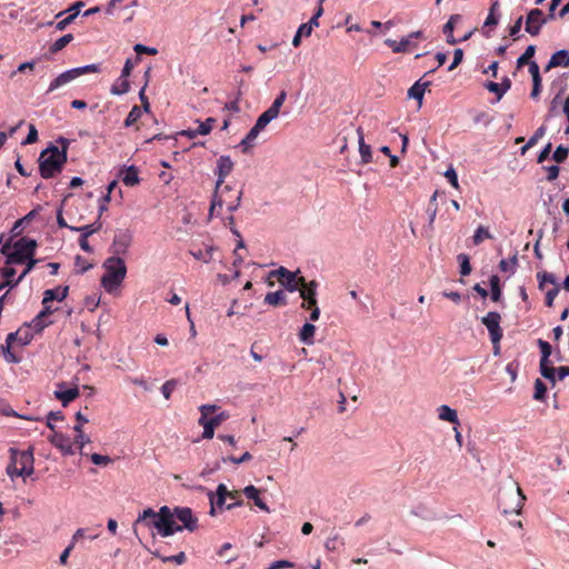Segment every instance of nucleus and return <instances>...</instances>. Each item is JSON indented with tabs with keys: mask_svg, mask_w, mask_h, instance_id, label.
Wrapping results in <instances>:
<instances>
[{
	"mask_svg": "<svg viewBox=\"0 0 569 569\" xmlns=\"http://www.w3.org/2000/svg\"><path fill=\"white\" fill-rule=\"evenodd\" d=\"M139 523L153 527L160 536L169 537L183 529L194 531L198 527V519L188 507H176L171 510L168 506H163L158 512L151 508L144 509L138 516L134 527Z\"/></svg>",
	"mask_w": 569,
	"mask_h": 569,
	"instance_id": "f257e3e1",
	"label": "nucleus"
},
{
	"mask_svg": "<svg viewBox=\"0 0 569 569\" xmlns=\"http://www.w3.org/2000/svg\"><path fill=\"white\" fill-rule=\"evenodd\" d=\"M232 169H233V161L231 160V158L229 156H221L217 160V169H216L214 173L217 174L218 179L216 182L214 192H213L211 204L209 208L210 217H212L216 212L219 213V211H217V209H221L223 204L227 206V209L230 212L236 211L240 206L242 191L237 192L233 201H227L223 198V194L226 192L232 191V188L229 186L222 187L224 179L231 173Z\"/></svg>",
	"mask_w": 569,
	"mask_h": 569,
	"instance_id": "f03ea898",
	"label": "nucleus"
},
{
	"mask_svg": "<svg viewBox=\"0 0 569 569\" xmlns=\"http://www.w3.org/2000/svg\"><path fill=\"white\" fill-rule=\"evenodd\" d=\"M62 141V150H59V148L56 146H51L41 152L39 158V169L42 178H52L56 173L61 171L64 162L67 161L68 142L64 139Z\"/></svg>",
	"mask_w": 569,
	"mask_h": 569,
	"instance_id": "7ed1b4c3",
	"label": "nucleus"
},
{
	"mask_svg": "<svg viewBox=\"0 0 569 569\" xmlns=\"http://www.w3.org/2000/svg\"><path fill=\"white\" fill-rule=\"evenodd\" d=\"M10 462L7 466V475L13 479L14 477H29L33 473L34 458L33 450L9 449Z\"/></svg>",
	"mask_w": 569,
	"mask_h": 569,
	"instance_id": "20e7f679",
	"label": "nucleus"
},
{
	"mask_svg": "<svg viewBox=\"0 0 569 569\" xmlns=\"http://www.w3.org/2000/svg\"><path fill=\"white\" fill-rule=\"evenodd\" d=\"M106 272L101 277V286L107 292H112L121 286L127 274V267L121 257H110L103 262Z\"/></svg>",
	"mask_w": 569,
	"mask_h": 569,
	"instance_id": "39448f33",
	"label": "nucleus"
},
{
	"mask_svg": "<svg viewBox=\"0 0 569 569\" xmlns=\"http://www.w3.org/2000/svg\"><path fill=\"white\" fill-rule=\"evenodd\" d=\"M36 248V240L22 237L13 246H10V243L3 244L1 253L7 257V264H20L24 263L30 257H33Z\"/></svg>",
	"mask_w": 569,
	"mask_h": 569,
	"instance_id": "423d86ee",
	"label": "nucleus"
},
{
	"mask_svg": "<svg viewBox=\"0 0 569 569\" xmlns=\"http://www.w3.org/2000/svg\"><path fill=\"white\" fill-rule=\"evenodd\" d=\"M280 113V109H267L256 121L254 126L249 130L247 136L241 140L239 147L242 152L247 153L254 146V141L259 133L270 123L271 120L276 119Z\"/></svg>",
	"mask_w": 569,
	"mask_h": 569,
	"instance_id": "0eeeda50",
	"label": "nucleus"
},
{
	"mask_svg": "<svg viewBox=\"0 0 569 569\" xmlns=\"http://www.w3.org/2000/svg\"><path fill=\"white\" fill-rule=\"evenodd\" d=\"M526 497L519 486L516 490L502 491L499 495V506L505 515L520 513Z\"/></svg>",
	"mask_w": 569,
	"mask_h": 569,
	"instance_id": "6e6552de",
	"label": "nucleus"
},
{
	"mask_svg": "<svg viewBox=\"0 0 569 569\" xmlns=\"http://www.w3.org/2000/svg\"><path fill=\"white\" fill-rule=\"evenodd\" d=\"M99 69H100L99 64L93 63V64H88L84 67H79V68L67 70L51 81V83L48 88V91L51 92V91L58 89L59 87L69 83L70 81L77 79L78 77H80L82 74L90 73V72H98Z\"/></svg>",
	"mask_w": 569,
	"mask_h": 569,
	"instance_id": "1a4fd4ad",
	"label": "nucleus"
},
{
	"mask_svg": "<svg viewBox=\"0 0 569 569\" xmlns=\"http://www.w3.org/2000/svg\"><path fill=\"white\" fill-rule=\"evenodd\" d=\"M300 271H290L284 267L270 272V277H277L278 281L290 292L297 291L300 284H305V278L299 277Z\"/></svg>",
	"mask_w": 569,
	"mask_h": 569,
	"instance_id": "9d476101",
	"label": "nucleus"
},
{
	"mask_svg": "<svg viewBox=\"0 0 569 569\" xmlns=\"http://www.w3.org/2000/svg\"><path fill=\"white\" fill-rule=\"evenodd\" d=\"M481 322L488 329L491 342L495 346H497L503 336V331L500 327V322H501L500 313H498L496 311H490L481 319Z\"/></svg>",
	"mask_w": 569,
	"mask_h": 569,
	"instance_id": "9b49d317",
	"label": "nucleus"
},
{
	"mask_svg": "<svg viewBox=\"0 0 569 569\" xmlns=\"http://www.w3.org/2000/svg\"><path fill=\"white\" fill-rule=\"evenodd\" d=\"M537 278H538V281H539L538 287H539L540 290L545 289V284L546 283L553 284V288L549 289L546 292V305L548 307H552L553 306V300L556 299V297L558 296V293L560 291V287L557 283V279H556L555 274H552L550 272H547V271H543V272H538L537 273Z\"/></svg>",
	"mask_w": 569,
	"mask_h": 569,
	"instance_id": "f8f14e48",
	"label": "nucleus"
},
{
	"mask_svg": "<svg viewBox=\"0 0 569 569\" xmlns=\"http://www.w3.org/2000/svg\"><path fill=\"white\" fill-rule=\"evenodd\" d=\"M48 441L59 449L62 455L71 456L74 455V443L71 438L62 432L53 431L48 436Z\"/></svg>",
	"mask_w": 569,
	"mask_h": 569,
	"instance_id": "ddd939ff",
	"label": "nucleus"
},
{
	"mask_svg": "<svg viewBox=\"0 0 569 569\" xmlns=\"http://www.w3.org/2000/svg\"><path fill=\"white\" fill-rule=\"evenodd\" d=\"M132 242V233L129 230H119L113 238L111 251L113 257H120L128 252Z\"/></svg>",
	"mask_w": 569,
	"mask_h": 569,
	"instance_id": "4468645a",
	"label": "nucleus"
},
{
	"mask_svg": "<svg viewBox=\"0 0 569 569\" xmlns=\"http://www.w3.org/2000/svg\"><path fill=\"white\" fill-rule=\"evenodd\" d=\"M550 96H552L550 107H569V94L567 93L562 79H558L551 83Z\"/></svg>",
	"mask_w": 569,
	"mask_h": 569,
	"instance_id": "2eb2a0df",
	"label": "nucleus"
},
{
	"mask_svg": "<svg viewBox=\"0 0 569 569\" xmlns=\"http://www.w3.org/2000/svg\"><path fill=\"white\" fill-rule=\"evenodd\" d=\"M540 9H531L527 14L526 31L531 36H538L541 27L548 21Z\"/></svg>",
	"mask_w": 569,
	"mask_h": 569,
	"instance_id": "dca6fc26",
	"label": "nucleus"
},
{
	"mask_svg": "<svg viewBox=\"0 0 569 569\" xmlns=\"http://www.w3.org/2000/svg\"><path fill=\"white\" fill-rule=\"evenodd\" d=\"M228 493H229V490L226 487V485H223V483H220L217 487L216 493H213L211 491L208 493L209 500H210V505H211V507H210V515L211 516H214L216 511L218 509L221 510L223 508Z\"/></svg>",
	"mask_w": 569,
	"mask_h": 569,
	"instance_id": "f3484780",
	"label": "nucleus"
},
{
	"mask_svg": "<svg viewBox=\"0 0 569 569\" xmlns=\"http://www.w3.org/2000/svg\"><path fill=\"white\" fill-rule=\"evenodd\" d=\"M42 305L43 309L30 322V327H32L37 332L42 331L46 327L52 323L48 318L54 312V309H52L49 303Z\"/></svg>",
	"mask_w": 569,
	"mask_h": 569,
	"instance_id": "a211bd4d",
	"label": "nucleus"
},
{
	"mask_svg": "<svg viewBox=\"0 0 569 569\" xmlns=\"http://www.w3.org/2000/svg\"><path fill=\"white\" fill-rule=\"evenodd\" d=\"M30 325H28L26 328H20L16 332H10L7 336V342L8 345H13L14 342H18L21 346H26L31 342L33 339V333L30 331Z\"/></svg>",
	"mask_w": 569,
	"mask_h": 569,
	"instance_id": "6ab92c4d",
	"label": "nucleus"
},
{
	"mask_svg": "<svg viewBox=\"0 0 569 569\" xmlns=\"http://www.w3.org/2000/svg\"><path fill=\"white\" fill-rule=\"evenodd\" d=\"M63 385H59V390L54 391V397L61 401L63 407H67L71 401L77 399L80 396V391L78 387L69 388L62 390Z\"/></svg>",
	"mask_w": 569,
	"mask_h": 569,
	"instance_id": "aec40b11",
	"label": "nucleus"
},
{
	"mask_svg": "<svg viewBox=\"0 0 569 569\" xmlns=\"http://www.w3.org/2000/svg\"><path fill=\"white\" fill-rule=\"evenodd\" d=\"M357 133H358V140H359L358 142H359V152H360V157H361V162L366 163V164L370 163V162H372L371 147L365 142L363 129L361 126L358 127Z\"/></svg>",
	"mask_w": 569,
	"mask_h": 569,
	"instance_id": "412c9836",
	"label": "nucleus"
},
{
	"mask_svg": "<svg viewBox=\"0 0 569 569\" xmlns=\"http://www.w3.org/2000/svg\"><path fill=\"white\" fill-rule=\"evenodd\" d=\"M69 287H57L54 289H48L43 292L42 303H50L53 300L62 301L67 298Z\"/></svg>",
	"mask_w": 569,
	"mask_h": 569,
	"instance_id": "4be33fe9",
	"label": "nucleus"
},
{
	"mask_svg": "<svg viewBox=\"0 0 569 569\" xmlns=\"http://www.w3.org/2000/svg\"><path fill=\"white\" fill-rule=\"evenodd\" d=\"M568 66H569V51L559 50L551 56V58L546 67V71H549L550 69L556 68V67H568Z\"/></svg>",
	"mask_w": 569,
	"mask_h": 569,
	"instance_id": "5701e85b",
	"label": "nucleus"
},
{
	"mask_svg": "<svg viewBox=\"0 0 569 569\" xmlns=\"http://www.w3.org/2000/svg\"><path fill=\"white\" fill-rule=\"evenodd\" d=\"M243 493L244 496L250 499V500H253L254 502V506H257L260 510L262 511H269V508L268 506L266 505V502L260 498V490L257 489L254 486L250 485V486H247L244 489H243Z\"/></svg>",
	"mask_w": 569,
	"mask_h": 569,
	"instance_id": "b1692460",
	"label": "nucleus"
},
{
	"mask_svg": "<svg viewBox=\"0 0 569 569\" xmlns=\"http://www.w3.org/2000/svg\"><path fill=\"white\" fill-rule=\"evenodd\" d=\"M437 411L440 420L448 421L450 423L459 426L460 422L458 419L457 411L455 409L450 408L447 405H441L440 407H438Z\"/></svg>",
	"mask_w": 569,
	"mask_h": 569,
	"instance_id": "393cba45",
	"label": "nucleus"
},
{
	"mask_svg": "<svg viewBox=\"0 0 569 569\" xmlns=\"http://www.w3.org/2000/svg\"><path fill=\"white\" fill-rule=\"evenodd\" d=\"M460 14H452L447 21V23L443 26V33L447 36V42L449 44H456L460 41L453 37L455 26L458 21H460Z\"/></svg>",
	"mask_w": 569,
	"mask_h": 569,
	"instance_id": "a878e982",
	"label": "nucleus"
},
{
	"mask_svg": "<svg viewBox=\"0 0 569 569\" xmlns=\"http://www.w3.org/2000/svg\"><path fill=\"white\" fill-rule=\"evenodd\" d=\"M122 182L128 187H133L139 183V171L137 167L130 166L122 170Z\"/></svg>",
	"mask_w": 569,
	"mask_h": 569,
	"instance_id": "bb28decb",
	"label": "nucleus"
},
{
	"mask_svg": "<svg viewBox=\"0 0 569 569\" xmlns=\"http://www.w3.org/2000/svg\"><path fill=\"white\" fill-rule=\"evenodd\" d=\"M316 326L312 323H305L299 331V339L305 345L311 346L315 342Z\"/></svg>",
	"mask_w": 569,
	"mask_h": 569,
	"instance_id": "cd10ccee",
	"label": "nucleus"
},
{
	"mask_svg": "<svg viewBox=\"0 0 569 569\" xmlns=\"http://www.w3.org/2000/svg\"><path fill=\"white\" fill-rule=\"evenodd\" d=\"M385 43L395 53H403L409 51V47L411 42L409 38L405 37L399 42L393 39H386Z\"/></svg>",
	"mask_w": 569,
	"mask_h": 569,
	"instance_id": "c85d7f7f",
	"label": "nucleus"
},
{
	"mask_svg": "<svg viewBox=\"0 0 569 569\" xmlns=\"http://www.w3.org/2000/svg\"><path fill=\"white\" fill-rule=\"evenodd\" d=\"M264 303L270 306H286L287 297L282 290L268 292L264 297Z\"/></svg>",
	"mask_w": 569,
	"mask_h": 569,
	"instance_id": "c756f323",
	"label": "nucleus"
},
{
	"mask_svg": "<svg viewBox=\"0 0 569 569\" xmlns=\"http://www.w3.org/2000/svg\"><path fill=\"white\" fill-rule=\"evenodd\" d=\"M429 86V82L421 83L420 81H417L409 90L408 96L410 98H413L417 100L419 107L422 104L423 94L426 91V88Z\"/></svg>",
	"mask_w": 569,
	"mask_h": 569,
	"instance_id": "7c9ffc66",
	"label": "nucleus"
},
{
	"mask_svg": "<svg viewBox=\"0 0 569 569\" xmlns=\"http://www.w3.org/2000/svg\"><path fill=\"white\" fill-rule=\"evenodd\" d=\"M438 197H445L443 191L436 190L430 198L429 206L427 208V212L429 214V224L431 226L435 222L437 212H438V206H437V198Z\"/></svg>",
	"mask_w": 569,
	"mask_h": 569,
	"instance_id": "2f4dec72",
	"label": "nucleus"
},
{
	"mask_svg": "<svg viewBox=\"0 0 569 569\" xmlns=\"http://www.w3.org/2000/svg\"><path fill=\"white\" fill-rule=\"evenodd\" d=\"M72 40H73V36L71 33H67V34L62 36L61 38H59L57 41H54L49 47V53L50 54L58 53L63 48H66Z\"/></svg>",
	"mask_w": 569,
	"mask_h": 569,
	"instance_id": "473e14b6",
	"label": "nucleus"
},
{
	"mask_svg": "<svg viewBox=\"0 0 569 569\" xmlns=\"http://www.w3.org/2000/svg\"><path fill=\"white\" fill-rule=\"evenodd\" d=\"M491 287L490 298L492 301L498 302L501 299L500 279L497 274H492L489 279Z\"/></svg>",
	"mask_w": 569,
	"mask_h": 569,
	"instance_id": "72a5a7b5",
	"label": "nucleus"
},
{
	"mask_svg": "<svg viewBox=\"0 0 569 569\" xmlns=\"http://www.w3.org/2000/svg\"><path fill=\"white\" fill-rule=\"evenodd\" d=\"M540 373H541L542 377H545L546 379L550 380L555 385V382H556V377H555L556 369L550 366L549 359H547L546 361H543V359H540Z\"/></svg>",
	"mask_w": 569,
	"mask_h": 569,
	"instance_id": "f704fd0d",
	"label": "nucleus"
},
{
	"mask_svg": "<svg viewBox=\"0 0 569 569\" xmlns=\"http://www.w3.org/2000/svg\"><path fill=\"white\" fill-rule=\"evenodd\" d=\"M101 227H102V223L99 220H97L96 222H93L91 224L71 228V230L79 231V232H81V236L89 238L91 234L98 232L101 229Z\"/></svg>",
	"mask_w": 569,
	"mask_h": 569,
	"instance_id": "c9c22d12",
	"label": "nucleus"
},
{
	"mask_svg": "<svg viewBox=\"0 0 569 569\" xmlns=\"http://www.w3.org/2000/svg\"><path fill=\"white\" fill-rule=\"evenodd\" d=\"M157 123V119L153 113L150 111L141 112V117L139 120V124H137V130H142L144 128H150L151 126Z\"/></svg>",
	"mask_w": 569,
	"mask_h": 569,
	"instance_id": "e433bc0d",
	"label": "nucleus"
},
{
	"mask_svg": "<svg viewBox=\"0 0 569 569\" xmlns=\"http://www.w3.org/2000/svg\"><path fill=\"white\" fill-rule=\"evenodd\" d=\"M129 90L128 78L119 77L111 87L112 94H123Z\"/></svg>",
	"mask_w": 569,
	"mask_h": 569,
	"instance_id": "4c0bfd02",
	"label": "nucleus"
},
{
	"mask_svg": "<svg viewBox=\"0 0 569 569\" xmlns=\"http://www.w3.org/2000/svg\"><path fill=\"white\" fill-rule=\"evenodd\" d=\"M144 111H150V109H131L130 113L124 120V127L129 128L134 126L137 128V124H139L141 112Z\"/></svg>",
	"mask_w": 569,
	"mask_h": 569,
	"instance_id": "58836bf2",
	"label": "nucleus"
},
{
	"mask_svg": "<svg viewBox=\"0 0 569 569\" xmlns=\"http://www.w3.org/2000/svg\"><path fill=\"white\" fill-rule=\"evenodd\" d=\"M499 9V1L495 0L490 7L489 14L485 21V27L493 28L498 24V17L496 16V12Z\"/></svg>",
	"mask_w": 569,
	"mask_h": 569,
	"instance_id": "ea45409f",
	"label": "nucleus"
},
{
	"mask_svg": "<svg viewBox=\"0 0 569 569\" xmlns=\"http://www.w3.org/2000/svg\"><path fill=\"white\" fill-rule=\"evenodd\" d=\"M535 52L536 47L533 44L528 46L525 52L518 58L517 67L521 68L525 64H529L531 62V58L535 56Z\"/></svg>",
	"mask_w": 569,
	"mask_h": 569,
	"instance_id": "a19ab883",
	"label": "nucleus"
},
{
	"mask_svg": "<svg viewBox=\"0 0 569 569\" xmlns=\"http://www.w3.org/2000/svg\"><path fill=\"white\" fill-rule=\"evenodd\" d=\"M492 236L489 230L482 226H479L475 231L472 241L475 246H479L485 239H491Z\"/></svg>",
	"mask_w": 569,
	"mask_h": 569,
	"instance_id": "79ce46f5",
	"label": "nucleus"
},
{
	"mask_svg": "<svg viewBox=\"0 0 569 569\" xmlns=\"http://www.w3.org/2000/svg\"><path fill=\"white\" fill-rule=\"evenodd\" d=\"M198 422L203 427L202 438L212 439L216 427L208 419H204V417H200Z\"/></svg>",
	"mask_w": 569,
	"mask_h": 569,
	"instance_id": "37998d69",
	"label": "nucleus"
},
{
	"mask_svg": "<svg viewBox=\"0 0 569 569\" xmlns=\"http://www.w3.org/2000/svg\"><path fill=\"white\" fill-rule=\"evenodd\" d=\"M460 264V273L462 276H468L471 272V264L469 260V256L466 253H459L457 257Z\"/></svg>",
	"mask_w": 569,
	"mask_h": 569,
	"instance_id": "c03bdc74",
	"label": "nucleus"
},
{
	"mask_svg": "<svg viewBox=\"0 0 569 569\" xmlns=\"http://www.w3.org/2000/svg\"><path fill=\"white\" fill-rule=\"evenodd\" d=\"M546 392L547 386L545 385V382L541 381L540 379H536L533 398L536 400L542 401L546 398Z\"/></svg>",
	"mask_w": 569,
	"mask_h": 569,
	"instance_id": "a18cd8bd",
	"label": "nucleus"
},
{
	"mask_svg": "<svg viewBox=\"0 0 569 569\" xmlns=\"http://www.w3.org/2000/svg\"><path fill=\"white\" fill-rule=\"evenodd\" d=\"M325 546L328 550L336 551L343 546V540L339 535H335L333 537L327 539Z\"/></svg>",
	"mask_w": 569,
	"mask_h": 569,
	"instance_id": "49530a36",
	"label": "nucleus"
},
{
	"mask_svg": "<svg viewBox=\"0 0 569 569\" xmlns=\"http://www.w3.org/2000/svg\"><path fill=\"white\" fill-rule=\"evenodd\" d=\"M11 346L12 345H8V342L6 341L4 345H1V351L3 353V357L4 359L7 360V362H10V363H17L20 361V358L17 357L12 351H11Z\"/></svg>",
	"mask_w": 569,
	"mask_h": 569,
	"instance_id": "de8ad7c7",
	"label": "nucleus"
},
{
	"mask_svg": "<svg viewBox=\"0 0 569 569\" xmlns=\"http://www.w3.org/2000/svg\"><path fill=\"white\" fill-rule=\"evenodd\" d=\"M517 263H518V258H517V253H515L510 261L502 259L499 262V269L503 272H507V271L515 272Z\"/></svg>",
	"mask_w": 569,
	"mask_h": 569,
	"instance_id": "09e8293b",
	"label": "nucleus"
},
{
	"mask_svg": "<svg viewBox=\"0 0 569 569\" xmlns=\"http://www.w3.org/2000/svg\"><path fill=\"white\" fill-rule=\"evenodd\" d=\"M64 419V416L61 411H50L47 417V427L53 432L54 425L53 422L62 421Z\"/></svg>",
	"mask_w": 569,
	"mask_h": 569,
	"instance_id": "8fccbe9b",
	"label": "nucleus"
},
{
	"mask_svg": "<svg viewBox=\"0 0 569 569\" xmlns=\"http://www.w3.org/2000/svg\"><path fill=\"white\" fill-rule=\"evenodd\" d=\"M27 266H26V269L23 270V272L19 276L18 279H16V281L12 283V286H17L19 282L22 281V279L34 268V266L38 263V260L34 259L33 257H30L29 259H27L26 261Z\"/></svg>",
	"mask_w": 569,
	"mask_h": 569,
	"instance_id": "3c124183",
	"label": "nucleus"
},
{
	"mask_svg": "<svg viewBox=\"0 0 569 569\" xmlns=\"http://www.w3.org/2000/svg\"><path fill=\"white\" fill-rule=\"evenodd\" d=\"M569 149L563 146H558L552 154V159L557 163L563 162L568 158Z\"/></svg>",
	"mask_w": 569,
	"mask_h": 569,
	"instance_id": "603ef678",
	"label": "nucleus"
},
{
	"mask_svg": "<svg viewBox=\"0 0 569 569\" xmlns=\"http://www.w3.org/2000/svg\"><path fill=\"white\" fill-rule=\"evenodd\" d=\"M178 382L174 379H170L166 381L161 387V392L166 399H169L171 397V393L176 389Z\"/></svg>",
	"mask_w": 569,
	"mask_h": 569,
	"instance_id": "864d4df0",
	"label": "nucleus"
},
{
	"mask_svg": "<svg viewBox=\"0 0 569 569\" xmlns=\"http://www.w3.org/2000/svg\"><path fill=\"white\" fill-rule=\"evenodd\" d=\"M227 498H230L233 501V502H231V503L226 506V508L228 510H231L232 508L242 505V500L240 499L241 498V492L238 491V490L229 491V493L227 495Z\"/></svg>",
	"mask_w": 569,
	"mask_h": 569,
	"instance_id": "5fc2aeb1",
	"label": "nucleus"
},
{
	"mask_svg": "<svg viewBox=\"0 0 569 569\" xmlns=\"http://www.w3.org/2000/svg\"><path fill=\"white\" fill-rule=\"evenodd\" d=\"M157 557H160L163 562H176L177 565H182L186 562V555L184 552H179L178 555L170 556V557H161L159 552L157 551L154 553Z\"/></svg>",
	"mask_w": 569,
	"mask_h": 569,
	"instance_id": "6e6d98bb",
	"label": "nucleus"
},
{
	"mask_svg": "<svg viewBox=\"0 0 569 569\" xmlns=\"http://www.w3.org/2000/svg\"><path fill=\"white\" fill-rule=\"evenodd\" d=\"M252 459V456L250 452L246 451L242 456L233 457L230 456L228 458H223V461H230L234 465L243 463Z\"/></svg>",
	"mask_w": 569,
	"mask_h": 569,
	"instance_id": "4d7b16f0",
	"label": "nucleus"
},
{
	"mask_svg": "<svg viewBox=\"0 0 569 569\" xmlns=\"http://www.w3.org/2000/svg\"><path fill=\"white\" fill-rule=\"evenodd\" d=\"M538 345H539V348L541 351V359H543V361H546L547 359H549V357L551 355V346L549 342L541 340V339L538 340Z\"/></svg>",
	"mask_w": 569,
	"mask_h": 569,
	"instance_id": "13d9d810",
	"label": "nucleus"
},
{
	"mask_svg": "<svg viewBox=\"0 0 569 569\" xmlns=\"http://www.w3.org/2000/svg\"><path fill=\"white\" fill-rule=\"evenodd\" d=\"M298 290L300 292V297L303 300H306V299H316L317 292L313 291V290H310L309 288H307V281L306 280H305V284H300Z\"/></svg>",
	"mask_w": 569,
	"mask_h": 569,
	"instance_id": "bf43d9fd",
	"label": "nucleus"
},
{
	"mask_svg": "<svg viewBox=\"0 0 569 569\" xmlns=\"http://www.w3.org/2000/svg\"><path fill=\"white\" fill-rule=\"evenodd\" d=\"M76 18H77V12L68 14L64 19L60 20L56 24V29L59 31L64 30L70 23H72L74 21Z\"/></svg>",
	"mask_w": 569,
	"mask_h": 569,
	"instance_id": "052dcab7",
	"label": "nucleus"
},
{
	"mask_svg": "<svg viewBox=\"0 0 569 569\" xmlns=\"http://www.w3.org/2000/svg\"><path fill=\"white\" fill-rule=\"evenodd\" d=\"M0 415L6 417L18 416L16 411L11 408V406L3 399H0Z\"/></svg>",
	"mask_w": 569,
	"mask_h": 569,
	"instance_id": "680f3d73",
	"label": "nucleus"
},
{
	"mask_svg": "<svg viewBox=\"0 0 569 569\" xmlns=\"http://www.w3.org/2000/svg\"><path fill=\"white\" fill-rule=\"evenodd\" d=\"M502 84H499L497 82H488L486 84V88L490 91L497 94V101L501 99V97L505 93V89H501Z\"/></svg>",
	"mask_w": 569,
	"mask_h": 569,
	"instance_id": "e2e57ef3",
	"label": "nucleus"
},
{
	"mask_svg": "<svg viewBox=\"0 0 569 569\" xmlns=\"http://www.w3.org/2000/svg\"><path fill=\"white\" fill-rule=\"evenodd\" d=\"M230 415L227 411H221L218 415L208 418V420L217 428L220 426L223 421L229 419Z\"/></svg>",
	"mask_w": 569,
	"mask_h": 569,
	"instance_id": "0e129e2a",
	"label": "nucleus"
},
{
	"mask_svg": "<svg viewBox=\"0 0 569 569\" xmlns=\"http://www.w3.org/2000/svg\"><path fill=\"white\" fill-rule=\"evenodd\" d=\"M91 461L97 466H107L111 462V459L109 456H102L99 453H92L91 455Z\"/></svg>",
	"mask_w": 569,
	"mask_h": 569,
	"instance_id": "69168bd1",
	"label": "nucleus"
},
{
	"mask_svg": "<svg viewBox=\"0 0 569 569\" xmlns=\"http://www.w3.org/2000/svg\"><path fill=\"white\" fill-rule=\"evenodd\" d=\"M543 169L547 172V180L548 181L551 182V181H553V180H556L558 178L559 171H560L558 166H556V164L547 166V167H543Z\"/></svg>",
	"mask_w": 569,
	"mask_h": 569,
	"instance_id": "338daca9",
	"label": "nucleus"
},
{
	"mask_svg": "<svg viewBox=\"0 0 569 569\" xmlns=\"http://www.w3.org/2000/svg\"><path fill=\"white\" fill-rule=\"evenodd\" d=\"M295 563L288 560H277L273 561L267 569H286L293 568Z\"/></svg>",
	"mask_w": 569,
	"mask_h": 569,
	"instance_id": "774afa93",
	"label": "nucleus"
}]
</instances>
